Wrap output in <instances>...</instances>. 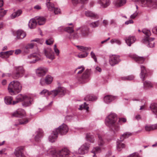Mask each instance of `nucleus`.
Segmentation results:
<instances>
[{"mask_svg": "<svg viewBox=\"0 0 157 157\" xmlns=\"http://www.w3.org/2000/svg\"><path fill=\"white\" fill-rule=\"evenodd\" d=\"M17 37L19 39H22L26 36L25 33L23 30L20 29L17 31Z\"/></svg>", "mask_w": 157, "mask_h": 157, "instance_id": "c85d7f7f", "label": "nucleus"}, {"mask_svg": "<svg viewBox=\"0 0 157 157\" xmlns=\"http://www.w3.org/2000/svg\"><path fill=\"white\" fill-rule=\"evenodd\" d=\"M13 99V97L11 96H6L4 98L5 102L7 105L12 104V101Z\"/></svg>", "mask_w": 157, "mask_h": 157, "instance_id": "37998d69", "label": "nucleus"}, {"mask_svg": "<svg viewBox=\"0 0 157 157\" xmlns=\"http://www.w3.org/2000/svg\"><path fill=\"white\" fill-rule=\"evenodd\" d=\"M27 96L26 95L21 94H18L16 98V101H13L12 104L14 105L18 102L23 101L24 100L27 99Z\"/></svg>", "mask_w": 157, "mask_h": 157, "instance_id": "dca6fc26", "label": "nucleus"}, {"mask_svg": "<svg viewBox=\"0 0 157 157\" xmlns=\"http://www.w3.org/2000/svg\"><path fill=\"white\" fill-rule=\"evenodd\" d=\"M53 40L52 39H49L48 40H46V43L47 45H51L53 44Z\"/></svg>", "mask_w": 157, "mask_h": 157, "instance_id": "0e129e2a", "label": "nucleus"}, {"mask_svg": "<svg viewBox=\"0 0 157 157\" xmlns=\"http://www.w3.org/2000/svg\"><path fill=\"white\" fill-rule=\"evenodd\" d=\"M137 2L143 7H147L152 8H157V0H131Z\"/></svg>", "mask_w": 157, "mask_h": 157, "instance_id": "20e7f679", "label": "nucleus"}, {"mask_svg": "<svg viewBox=\"0 0 157 157\" xmlns=\"http://www.w3.org/2000/svg\"><path fill=\"white\" fill-rule=\"evenodd\" d=\"M85 14L87 16L90 17L98 18L97 14L89 11H86Z\"/></svg>", "mask_w": 157, "mask_h": 157, "instance_id": "ea45409f", "label": "nucleus"}, {"mask_svg": "<svg viewBox=\"0 0 157 157\" xmlns=\"http://www.w3.org/2000/svg\"><path fill=\"white\" fill-rule=\"evenodd\" d=\"M32 99L30 97L27 96V98L23 101L22 103V105L26 107L30 106L31 104Z\"/></svg>", "mask_w": 157, "mask_h": 157, "instance_id": "7c9ffc66", "label": "nucleus"}, {"mask_svg": "<svg viewBox=\"0 0 157 157\" xmlns=\"http://www.w3.org/2000/svg\"><path fill=\"white\" fill-rule=\"evenodd\" d=\"M50 95H52L54 97L59 94L60 96L64 95L66 93L65 89L63 87H59L57 89L53 90L50 91Z\"/></svg>", "mask_w": 157, "mask_h": 157, "instance_id": "0eeeda50", "label": "nucleus"}, {"mask_svg": "<svg viewBox=\"0 0 157 157\" xmlns=\"http://www.w3.org/2000/svg\"><path fill=\"white\" fill-rule=\"evenodd\" d=\"M29 121L27 119H23L19 121V124H27Z\"/></svg>", "mask_w": 157, "mask_h": 157, "instance_id": "13d9d810", "label": "nucleus"}, {"mask_svg": "<svg viewBox=\"0 0 157 157\" xmlns=\"http://www.w3.org/2000/svg\"><path fill=\"white\" fill-rule=\"evenodd\" d=\"M88 53L86 52L82 54H79L77 56L79 58H84L86 57L88 55Z\"/></svg>", "mask_w": 157, "mask_h": 157, "instance_id": "4d7b16f0", "label": "nucleus"}, {"mask_svg": "<svg viewBox=\"0 0 157 157\" xmlns=\"http://www.w3.org/2000/svg\"><path fill=\"white\" fill-rule=\"evenodd\" d=\"M14 70L16 72L13 73V77L15 79H18L22 77L25 73V70L22 66L15 67Z\"/></svg>", "mask_w": 157, "mask_h": 157, "instance_id": "423d86ee", "label": "nucleus"}, {"mask_svg": "<svg viewBox=\"0 0 157 157\" xmlns=\"http://www.w3.org/2000/svg\"><path fill=\"white\" fill-rule=\"evenodd\" d=\"M134 76L132 75L122 77V79L124 80H131L133 79Z\"/></svg>", "mask_w": 157, "mask_h": 157, "instance_id": "09e8293b", "label": "nucleus"}, {"mask_svg": "<svg viewBox=\"0 0 157 157\" xmlns=\"http://www.w3.org/2000/svg\"><path fill=\"white\" fill-rule=\"evenodd\" d=\"M125 40L127 45L130 46L135 41L136 39L134 36H129L126 38Z\"/></svg>", "mask_w": 157, "mask_h": 157, "instance_id": "a878e982", "label": "nucleus"}, {"mask_svg": "<svg viewBox=\"0 0 157 157\" xmlns=\"http://www.w3.org/2000/svg\"><path fill=\"white\" fill-rule=\"evenodd\" d=\"M48 10L53 12L55 14H58L60 13V10L58 8H55L54 4L52 3H46Z\"/></svg>", "mask_w": 157, "mask_h": 157, "instance_id": "f8f14e48", "label": "nucleus"}, {"mask_svg": "<svg viewBox=\"0 0 157 157\" xmlns=\"http://www.w3.org/2000/svg\"><path fill=\"white\" fill-rule=\"evenodd\" d=\"M6 10H3V9H1L0 10V16L1 17H3L6 14Z\"/></svg>", "mask_w": 157, "mask_h": 157, "instance_id": "680f3d73", "label": "nucleus"}, {"mask_svg": "<svg viewBox=\"0 0 157 157\" xmlns=\"http://www.w3.org/2000/svg\"><path fill=\"white\" fill-rule=\"evenodd\" d=\"M142 32L147 36L151 35V32L150 30L146 29H143L142 30Z\"/></svg>", "mask_w": 157, "mask_h": 157, "instance_id": "6e6d98bb", "label": "nucleus"}, {"mask_svg": "<svg viewBox=\"0 0 157 157\" xmlns=\"http://www.w3.org/2000/svg\"><path fill=\"white\" fill-rule=\"evenodd\" d=\"M91 74V69H87L83 74L82 78L83 81L89 79Z\"/></svg>", "mask_w": 157, "mask_h": 157, "instance_id": "393cba45", "label": "nucleus"}, {"mask_svg": "<svg viewBox=\"0 0 157 157\" xmlns=\"http://www.w3.org/2000/svg\"><path fill=\"white\" fill-rule=\"evenodd\" d=\"M154 38H153L147 37L144 40V42L147 44V46L150 48L154 47L155 43L153 41Z\"/></svg>", "mask_w": 157, "mask_h": 157, "instance_id": "6ab92c4d", "label": "nucleus"}, {"mask_svg": "<svg viewBox=\"0 0 157 157\" xmlns=\"http://www.w3.org/2000/svg\"><path fill=\"white\" fill-rule=\"evenodd\" d=\"M54 49L56 55L57 56H58L59 53V50L57 48L56 44L54 45Z\"/></svg>", "mask_w": 157, "mask_h": 157, "instance_id": "e2e57ef3", "label": "nucleus"}, {"mask_svg": "<svg viewBox=\"0 0 157 157\" xmlns=\"http://www.w3.org/2000/svg\"><path fill=\"white\" fill-rule=\"evenodd\" d=\"M135 118L136 120L138 121L141 119V116L139 114H137L135 116Z\"/></svg>", "mask_w": 157, "mask_h": 157, "instance_id": "338daca9", "label": "nucleus"}, {"mask_svg": "<svg viewBox=\"0 0 157 157\" xmlns=\"http://www.w3.org/2000/svg\"><path fill=\"white\" fill-rule=\"evenodd\" d=\"M22 89V86L17 81L14 80L9 84L8 90L9 94L12 95H16L20 92Z\"/></svg>", "mask_w": 157, "mask_h": 157, "instance_id": "f03ea898", "label": "nucleus"}, {"mask_svg": "<svg viewBox=\"0 0 157 157\" xmlns=\"http://www.w3.org/2000/svg\"><path fill=\"white\" fill-rule=\"evenodd\" d=\"M150 108L153 113L156 115V117L157 118V103H152L151 105Z\"/></svg>", "mask_w": 157, "mask_h": 157, "instance_id": "2f4dec72", "label": "nucleus"}, {"mask_svg": "<svg viewBox=\"0 0 157 157\" xmlns=\"http://www.w3.org/2000/svg\"><path fill=\"white\" fill-rule=\"evenodd\" d=\"M54 130L56 131L57 132L58 134H59L61 135H63L66 134L68 131V128L66 124H63L58 128Z\"/></svg>", "mask_w": 157, "mask_h": 157, "instance_id": "6e6552de", "label": "nucleus"}, {"mask_svg": "<svg viewBox=\"0 0 157 157\" xmlns=\"http://www.w3.org/2000/svg\"><path fill=\"white\" fill-rule=\"evenodd\" d=\"M40 95H43L45 96L50 95V92L46 89H44L40 93Z\"/></svg>", "mask_w": 157, "mask_h": 157, "instance_id": "a18cd8bd", "label": "nucleus"}, {"mask_svg": "<svg viewBox=\"0 0 157 157\" xmlns=\"http://www.w3.org/2000/svg\"><path fill=\"white\" fill-rule=\"evenodd\" d=\"M36 45L37 44L36 43H31L29 44L25 47V48L26 49L33 48L34 46Z\"/></svg>", "mask_w": 157, "mask_h": 157, "instance_id": "603ef678", "label": "nucleus"}, {"mask_svg": "<svg viewBox=\"0 0 157 157\" xmlns=\"http://www.w3.org/2000/svg\"><path fill=\"white\" fill-rule=\"evenodd\" d=\"M90 55L91 57L94 59L95 62H97V59L95 53L93 52H91L90 53Z\"/></svg>", "mask_w": 157, "mask_h": 157, "instance_id": "bf43d9fd", "label": "nucleus"}, {"mask_svg": "<svg viewBox=\"0 0 157 157\" xmlns=\"http://www.w3.org/2000/svg\"><path fill=\"white\" fill-rule=\"evenodd\" d=\"M119 56L116 55H112L109 59V63L112 66H114L118 64L120 61Z\"/></svg>", "mask_w": 157, "mask_h": 157, "instance_id": "9b49d317", "label": "nucleus"}, {"mask_svg": "<svg viewBox=\"0 0 157 157\" xmlns=\"http://www.w3.org/2000/svg\"><path fill=\"white\" fill-rule=\"evenodd\" d=\"M122 141L120 140V139L118 140L117 141V149L118 151H121L122 148H124L125 147V144L121 142Z\"/></svg>", "mask_w": 157, "mask_h": 157, "instance_id": "72a5a7b5", "label": "nucleus"}, {"mask_svg": "<svg viewBox=\"0 0 157 157\" xmlns=\"http://www.w3.org/2000/svg\"><path fill=\"white\" fill-rule=\"evenodd\" d=\"M144 86L145 87H152V83L149 81H146L144 83Z\"/></svg>", "mask_w": 157, "mask_h": 157, "instance_id": "864d4df0", "label": "nucleus"}, {"mask_svg": "<svg viewBox=\"0 0 157 157\" xmlns=\"http://www.w3.org/2000/svg\"><path fill=\"white\" fill-rule=\"evenodd\" d=\"M37 23L36 20L35 19H32L30 20L29 23V26L30 29L35 28Z\"/></svg>", "mask_w": 157, "mask_h": 157, "instance_id": "f704fd0d", "label": "nucleus"}, {"mask_svg": "<svg viewBox=\"0 0 157 157\" xmlns=\"http://www.w3.org/2000/svg\"><path fill=\"white\" fill-rule=\"evenodd\" d=\"M99 21H97L90 23V26L91 27L95 28L98 26L99 25Z\"/></svg>", "mask_w": 157, "mask_h": 157, "instance_id": "49530a36", "label": "nucleus"}, {"mask_svg": "<svg viewBox=\"0 0 157 157\" xmlns=\"http://www.w3.org/2000/svg\"><path fill=\"white\" fill-rule=\"evenodd\" d=\"M127 0H114L113 4L116 8H119L124 5L126 3Z\"/></svg>", "mask_w": 157, "mask_h": 157, "instance_id": "a211bd4d", "label": "nucleus"}, {"mask_svg": "<svg viewBox=\"0 0 157 157\" xmlns=\"http://www.w3.org/2000/svg\"><path fill=\"white\" fill-rule=\"evenodd\" d=\"M49 151L52 157H73L69 150L66 147L58 151L52 149Z\"/></svg>", "mask_w": 157, "mask_h": 157, "instance_id": "7ed1b4c3", "label": "nucleus"}, {"mask_svg": "<svg viewBox=\"0 0 157 157\" xmlns=\"http://www.w3.org/2000/svg\"><path fill=\"white\" fill-rule=\"evenodd\" d=\"M110 42L112 44L116 43L118 45H120L121 44V41L115 38L111 40Z\"/></svg>", "mask_w": 157, "mask_h": 157, "instance_id": "3c124183", "label": "nucleus"}, {"mask_svg": "<svg viewBox=\"0 0 157 157\" xmlns=\"http://www.w3.org/2000/svg\"><path fill=\"white\" fill-rule=\"evenodd\" d=\"M130 57L135 60L137 63H143L145 59V58L143 57H140L135 55H132Z\"/></svg>", "mask_w": 157, "mask_h": 157, "instance_id": "4be33fe9", "label": "nucleus"}, {"mask_svg": "<svg viewBox=\"0 0 157 157\" xmlns=\"http://www.w3.org/2000/svg\"><path fill=\"white\" fill-rule=\"evenodd\" d=\"M25 112L24 109H17L12 114L13 117H21L25 116Z\"/></svg>", "mask_w": 157, "mask_h": 157, "instance_id": "f3484780", "label": "nucleus"}, {"mask_svg": "<svg viewBox=\"0 0 157 157\" xmlns=\"http://www.w3.org/2000/svg\"><path fill=\"white\" fill-rule=\"evenodd\" d=\"M28 58L33 59V60L30 61L31 63H35L40 60V58L38 57V55L36 53L32 54L28 56Z\"/></svg>", "mask_w": 157, "mask_h": 157, "instance_id": "bb28decb", "label": "nucleus"}, {"mask_svg": "<svg viewBox=\"0 0 157 157\" xmlns=\"http://www.w3.org/2000/svg\"><path fill=\"white\" fill-rule=\"evenodd\" d=\"M24 150V147H18L15 149L14 152V154L17 157H23Z\"/></svg>", "mask_w": 157, "mask_h": 157, "instance_id": "4468645a", "label": "nucleus"}, {"mask_svg": "<svg viewBox=\"0 0 157 157\" xmlns=\"http://www.w3.org/2000/svg\"><path fill=\"white\" fill-rule=\"evenodd\" d=\"M132 134V133L130 132H125L120 137V140L121 141H123L124 139L127 138L129 136H131Z\"/></svg>", "mask_w": 157, "mask_h": 157, "instance_id": "4c0bfd02", "label": "nucleus"}, {"mask_svg": "<svg viewBox=\"0 0 157 157\" xmlns=\"http://www.w3.org/2000/svg\"><path fill=\"white\" fill-rule=\"evenodd\" d=\"M44 135L43 132L41 129H39L35 132V139L36 141H38L42 138Z\"/></svg>", "mask_w": 157, "mask_h": 157, "instance_id": "5701e85b", "label": "nucleus"}, {"mask_svg": "<svg viewBox=\"0 0 157 157\" xmlns=\"http://www.w3.org/2000/svg\"><path fill=\"white\" fill-rule=\"evenodd\" d=\"M116 98V97L108 95L105 96L104 97V102L106 103H109L115 99Z\"/></svg>", "mask_w": 157, "mask_h": 157, "instance_id": "c756f323", "label": "nucleus"}, {"mask_svg": "<svg viewBox=\"0 0 157 157\" xmlns=\"http://www.w3.org/2000/svg\"><path fill=\"white\" fill-rule=\"evenodd\" d=\"M90 145L88 143H85L78 149V153L81 155H84L87 153L89 151Z\"/></svg>", "mask_w": 157, "mask_h": 157, "instance_id": "1a4fd4ad", "label": "nucleus"}, {"mask_svg": "<svg viewBox=\"0 0 157 157\" xmlns=\"http://www.w3.org/2000/svg\"><path fill=\"white\" fill-rule=\"evenodd\" d=\"M48 69L44 67H40L36 70V75L38 76H42L45 75Z\"/></svg>", "mask_w": 157, "mask_h": 157, "instance_id": "2eb2a0df", "label": "nucleus"}, {"mask_svg": "<svg viewBox=\"0 0 157 157\" xmlns=\"http://www.w3.org/2000/svg\"><path fill=\"white\" fill-rule=\"evenodd\" d=\"M44 52L45 55L47 58L52 60L55 58L54 53L50 48H44Z\"/></svg>", "mask_w": 157, "mask_h": 157, "instance_id": "9d476101", "label": "nucleus"}, {"mask_svg": "<svg viewBox=\"0 0 157 157\" xmlns=\"http://www.w3.org/2000/svg\"><path fill=\"white\" fill-rule=\"evenodd\" d=\"M117 115L114 113H111L106 118L105 124L110 128H111L114 132H117L119 129V127L117 122Z\"/></svg>", "mask_w": 157, "mask_h": 157, "instance_id": "f257e3e1", "label": "nucleus"}, {"mask_svg": "<svg viewBox=\"0 0 157 157\" xmlns=\"http://www.w3.org/2000/svg\"><path fill=\"white\" fill-rule=\"evenodd\" d=\"M145 130L147 131H150L157 129V123L152 125H147L145 127Z\"/></svg>", "mask_w": 157, "mask_h": 157, "instance_id": "473e14b6", "label": "nucleus"}, {"mask_svg": "<svg viewBox=\"0 0 157 157\" xmlns=\"http://www.w3.org/2000/svg\"><path fill=\"white\" fill-rule=\"evenodd\" d=\"M97 97L93 94H89L84 98V100L87 101H93L97 99Z\"/></svg>", "mask_w": 157, "mask_h": 157, "instance_id": "e433bc0d", "label": "nucleus"}, {"mask_svg": "<svg viewBox=\"0 0 157 157\" xmlns=\"http://www.w3.org/2000/svg\"><path fill=\"white\" fill-rule=\"evenodd\" d=\"M52 77L50 75H47L45 78H41L40 80V84L42 86H44L45 84H49L52 82Z\"/></svg>", "mask_w": 157, "mask_h": 157, "instance_id": "ddd939ff", "label": "nucleus"}, {"mask_svg": "<svg viewBox=\"0 0 157 157\" xmlns=\"http://www.w3.org/2000/svg\"><path fill=\"white\" fill-rule=\"evenodd\" d=\"M98 3L103 8H105L109 6L111 3L110 0H98Z\"/></svg>", "mask_w": 157, "mask_h": 157, "instance_id": "412c9836", "label": "nucleus"}, {"mask_svg": "<svg viewBox=\"0 0 157 157\" xmlns=\"http://www.w3.org/2000/svg\"><path fill=\"white\" fill-rule=\"evenodd\" d=\"M137 14H138V13L136 12V11L133 14L131 15V16H130V17L132 19H134L137 16Z\"/></svg>", "mask_w": 157, "mask_h": 157, "instance_id": "69168bd1", "label": "nucleus"}, {"mask_svg": "<svg viewBox=\"0 0 157 157\" xmlns=\"http://www.w3.org/2000/svg\"><path fill=\"white\" fill-rule=\"evenodd\" d=\"M22 13V11L21 10H19L13 13L11 15V18L13 19L20 16Z\"/></svg>", "mask_w": 157, "mask_h": 157, "instance_id": "79ce46f5", "label": "nucleus"}, {"mask_svg": "<svg viewBox=\"0 0 157 157\" xmlns=\"http://www.w3.org/2000/svg\"><path fill=\"white\" fill-rule=\"evenodd\" d=\"M128 157H141L139 155L138 153L136 152L128 156Z\"/></svg>", "mask_w": 157, "mask_h": 157, "instance_id": "052dcab7", "label": "nucleus"}, {"mask_svg": "<svg viewBox=\"0 0 157 157\" xmlns=\"http://www.w3.org/2000/svg\"><path fill=\"white\" fill-rule=\"evenodd\" d=\"M64 30L67 32L71 33L74 32L73 27H68L64 28Z\"/></svg>", "mask_w": 157, "mask_h": 157, "instance_id": "5fc2aeb1", "label": "nucleus"}, {"mask_svg": "<svg viewBox=\"0 0 157 157\" xmlns=\"http://www.w3.org/2000/svg\"><path fill=\"white\" fill-rule=\"evenodd\" d=\"M14 51L13 50H11L5 52L4 54L5 55V58H8L9 56L13 54Z\"/></svg>", "mask_w": 157, "mask_h": 157, "instance_id": "8fccbe9b", "label": "nucleus"}, {"mask_svg": "<svg viewBox=\"0 0 157 157\" xmlns=\"http://www.w3.org/2000/svg\"><path fill=\"white\" fill-rule=\"evenodd\" d=\"M86 139L88 141L91 143H93L94 141V136L90 134H88L86 136Z\"/></svg>", "mask_w": 157, "mask_h": 157, "instance_id": "c03bdc74", "label": "nucleus"}, {"mask_svg": "<svg viewBox=\"0 0 157 157\" xmlns=\"http://www.w3.org/2000/svg\"><path fill=\"white\" fill-rule=\"evenodd\" d=\"M72 3L74 5L78 4H86L88 2V0H71Z\"/></svg>", "mask_w": 157, "mask_h": 157, "instance_id": "a19ab883", "label": "nucleus"}, {"mask_svg": "<svg viewBox=\"0 0 157 157\" xmlns=\"http://www.w3.org/2000/svg\"><path fill=\"white\" fill-rule=\"evenodd\" d=\"M36 21L39 25H42L45 24L46 19L44 17H40L37 18Z\"/></svg>", "mask_w": 157, "mask_h": 157, "instance_id": "c9c22d12", "label": "nucleus"}, {"mask_svg": "<svg viewBox=\"0 0 157 157\" xmlns=\"http://www.w3.org/2000/svg\"><path fill=\"white\" fill-rule=\"evenodd\" d=\"M77 47L80 51L84 52L85 53L87 52V51H90L91 49V48L90 47H85L83 46L78 45L77 46Z\"/></svg>", "mask_w": 157, "mask_h": 157, "instance_id": "58836bf2", "label": "nucleus"}, {"mask_svg": "<svg viewBox=\"0 0 157 157\" xmlns=\"http://www.w3.org/2000/svg\"><path fill=\"white\" fill-rule=\"evenodd\" d=\"M58 135V134L57 133V132L55 130H54L52 132L49 136V141L52 143L55 142L57 138Z\"/></svg>", "mask_w": 157, "mask_h": 157, "instance_id": "b1692460", "label": "nucleus"}, {"mask_svg": "<svg viewBox=\"0 0 157 157\" xmlns=\"http://www.w3.org/2000/svg\"><path fill=\"white\" fill-rule=\"evenodd\" d=\"M141 73L140 74V76L142 80L144 81L145 79V77L146 76V71L145 67L141 65Z\"/></svg>", "mask_w": 157, "mask_h": 157, "instance_id": "cd10ccee", "label": "nucleus"}, {"mask_svg": "<svg viewBox=\"0 0 157 157\" xmlns=\"http://www.w3.org/2000/svg\"><path fill=\"white\" fill-rule=\"evenodd\" d=\"M98 143L99 147L97 146L94 147L91 151L92 153L97 154L100 153L101 151V147L103 146L104 144V136L99 134H98Z\"/></svg>", "mask_w": 157, "mask_h": 157, "instance_id": "39448f33", "label": "nucleus"}, {"mask_svg": "<svg viewBox=\"0 0 157 157\" xmlns=\"http://www.w3.org/2000/svg\"><path fill=\"white\" fill-rule=\"evenodd\" d=\"M80 30L81 34L83 36H85L87 35L89 32V29L86 27H83L81 28H77L76 30L77 31Z\"/></svg>", "mask_w": 157, "mask_h": 157, "instance_id": "aec40b11", "label": "nucleus"}, {"mask_svg": "<svg viewBox=\"0 0 157 157\" xmlns=\"http://www.w3.org/2000/svg\"><path fill=\"white\" fill-rule=\"evenodd\" d=\"M152 31L153 33L157 34V27L153 28Z\"/></svg>", "mask_w": 157, "mask_h": 157, "instance_id": "774afa93", "label": "nucleus"}, {"mask_svg": "<svg viewBox=\"0 0 157 157\" xmlns=\"http://www.w3.org/2000/svg\"><path fill=\"white\" fill-rule=\"evenodd\" d=\"M78 109L79 110L86 109L87 111L88 110L89 107L87 105L85 102H84L83 104L80 105L79 108Z\"/></svg>", "mask_w": 157, "mask_h": 157, "instance_id": "de8ad7c7", "label": "nucleus"}]
</instances>
